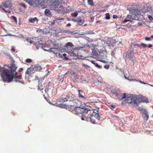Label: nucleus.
Wrapping results in <instances>:
<instances>
[{"label":"nucleus","instance_id":"338daca9","mask_svg":"<svg viewBox=\"0 0 153 153\" xmlns=\"http://www.w3.org/2000/svg\"><path fill=\"white\" fill-rule=\"evenodd\" d=\"M138 24L139 25H142V23H138Z\"/></svg>","mask_w":153,"mask_h":153},{"label":"nucleus","instance_id":"1a4fd4ad","mask_svg":"<svg viewBox=\"0 0 153 153\" xmlns=\"http://www.w3.org/2000/svg\"><path fill=\"white\" fill-rule=\"evenodd\" d=\"M72 20L74 22H77V25H82L85 22V21L83 19H82L80 18L73 19Z\"/></svg>","mask_w":153,"mask_h":153},{"label":"nucleus","instance_id":"864d4df0","mask_svg":"<svg viewBox=\"0 0 153 153\" xmlns=\"http://www.w3.org/2000/svg\"><path fill=\"white\" fill-rule=\"evenodd\" d=\"M66 55V54L65 53H63L62 54V56H64V57H65V59H66V57H65V56Z\"/></svg>","mask_w":153,"mask_h":153},{"label":"nucleus","instance_id":"2f4dec72","mask_svg":"<svg viewBox=\"0 0 153 153\" xmlns=\"http://www.w3.org/2000/svg\"><path fill=\"white\" fill-rule=\"evenodd\" d=\"M131 46H135V45H136V46H138L139 48H141V47L138 44H134L133 43H132L131 44Z\"/></svg>","mask_w":153,"mask_h":153},{"label":"nucleus","instance_id":"79ce46f5","mask_svg":"<svg viewBox=\"0 0 153 153\" xmlns=\"http://www.w3.org/2000/svg\"><path fill=\"white\" fill-rule=\"evenodd\" d=\"M140 46H142L145 48H146V44H144V43H142V44H140Z\"/></svg>","mask_w":153,"mask_h":153},{"label":"nucleus","instance_id":"f704fd0d","mask_svg":"<svg viewBox=\"0 0 153 153\" xmlns=\"http://www.w3.org/2000/svg\"><path fill=\"white\" fill-rule=\"evenodd\" d=\"M95 66L99 68H102V66L99 65L97 63H95L94 64Z\"/></svg>","mask_w":153,"mask_h":153},{"label":"nucleus","instance_id":"2eb2a0df","mask_svg":"<svg viewBox=\"0 0 153 153\" xmlns=\"http://www.w3.org/2000/svg\"><path fill=\"white\" fill-rule=\"evenodd\" d=\"M74 46V45L71 42H68L65 46V47L66 49L72 48Z\"/></svg>","mask_w":153,"mask_h":153},{"label":"nucleus","instance_id":"5701e85b","mask_svg":"<svg viewBox=\"0 0 153 153\" xmlns=\"http://www.w3.org/2000/svg\"><path fill=\"white\" fill-rule=\"evenodd\" d=\"M44 86L41 83L39 82L38 85V89L39 90H43V89Z\"/></svg>","mask_w":153,"mask_h":153},{"label":"nucleus","instance_id":"9b49d317","mask_svg":"<svg viewBox=\"0 0 153 153\" xmlns=\"http://www.w3.org/2000/svg\"><path fill=\"white\" fill-rule=\"evenodd\" d=\"M134 56L133 54L131 53H128L125 57V60L126 61L127 60V59L128 58H129V59L131 60L133 63H134Z\"/></svg>","mask_w":153,"mask_h":153},{"label":"nucleus","instance_id":"c03bdc74","mask_svg":"<svg viewBox=\"0 0 153 153\" xmlns=\"http://www.w3.org/2000/svg\"><path fill=\"white\" fill-rule=\"evenodd\" d=\"M20 5L23 7H24V8H26V6H25V5L24 4V3H22L20 4Z\"/></svg>","mask_w":153,"mask_h":153},{"label":"nucleus","instance_id":"f03ea898","mask_svg":"<svg viewBox=\"0 0 153 153\" xmlns=\"http://www.w3.org/2000/svg\"><path fill=\"white\" fill-rule=\"evenodd\" d=\"M73 109H74V111L75 112L76 114H82V120H85L86 119V115L88 113H93V111L90 110L89 109L86 108L82 105H80L79 107H75L73 106Z\"/></svg>","mask_w":153,"mask_h":153},{"label":"nucleus","instance_id":"6e6552de","mask_svg":"<svg viewBox=\"0 0 153 153\" xmlns=\"http://www.w3.org/2000/svg\"><path fill=\"white\" fill-rule=\"evenodd\" d=\"M60 0H55L54 1H53L51 5V7L53 9H56L58 7H61L60 5Z\"/></svg>","mask_w":153,"mask_h":153},{"label":"nucleus","instance_id":"7c9ffc66","mask_svg":"<svg viewBox=\"0 0 153 153\" xmlns=\"http://www.w3.org/2000/svg\"><path fill=\"white\" fill-rule=\"evenodd\" d=\"M144 117L146 118V120H147L149 118V115L147 113H145L144 114Z\"/></svg>","mask_w":153,"mask_h":153},{"label":"nucleus","instance_id":"603ef678","mask_svg":"<svg viewBox=\"0 0 153 153\" xmlns=\"http://www.w3.org/2000/svg\"><path fill=\"white\" fill-rule=\"evenodd\" d=\"M11 50L13 52H14L15 51V49L13 47L11 48Z\"/></svg>","mask_w":153,"mask_h":153},{"label":"nucleus","instance_id":"8fccbe9b","mask_svg":"<svg viewBox=\"0 0 153 153\" xmlns=\"http://www.w3.org/2000/svg\"><path fill=\"white\" fill-rule=\"evenodd\" d=\"M23 68H20L19 69V72H21L23 70Z\"/></svg>","mask_w":153,"mask_h":153},{"label":"nucleus","instance_id":"a211bd4d","mask_svg":"<svg viewBox=\"0 0 153 153\" xmlns=\"http://www.w3.org/2000/svg\"><path fill=\"white\" fill-rule=\"evenodd\" d=\"M78 97H80L81 98H83L84 99H85L86 98H85L83 96L82 94H83V91L81 90H78Z\"/></svg>","mask_w":153,"mask_h":153},{"label":"nucleus","instance_id":"f257e3e1","mask_svg":"<svg viewBox=\"0 0 153 153\" xmlns=\"http://www.w3.org/2000/svg\"><path fill=\"white\" fill-rule=\"evenodd\" d=\"M14 62V60L12 59L10 67L6 65H4L3 67H0V75L4 82H10L13 79L16 82L23 83V81L21 80L22 79V76H17V73L16 70L17 67Z\"/></svg>","mask_w":153,"mask_h":153},{"label":"nucleus","instance_id":"0eeeda50","mask_svg":"<svg viewBox=\"0 0 153 153\" xmlns=\"http://www.w3.org/2000/svg\"><path fill=\"white\" fill-rule=\"evenodd\" d=\"M34 71L31 67H30L28 68L25 73V78L26 79L27 77V78L31 77L33 76L34 72L33 71Z\"/></svg>","mask_w":153,"mask_h":153},{"label":"nucleus","instance_id":"39448f33","mask_svg":"<svg viewBox=\"0 0 153 153\" xmlns=\"http://www.w3.org/2000/svg\"><path fill=\"white\" fill-rule=\"evenodd\" d=\"M137 106L141 102H145L146 103L149 102V101L147 98L144 96L138 97L137 96Z\"/></svg>","mask_w":153,"mask_h":153},{"label":"nucleus","instance_id":"e433bc0d","mask_svg":"<svg viewBox=\"0 0 153 153\" xmlns=\"http://www.w3.org/2000/svg\"><path fill=\"white\" fill-rule=\"evenodd\" d=\"M32 61V60L31 59H27L26 60V61H25V62L27 63H30Z\"/></svg>","mask_w":153,"mask_h":153},{"label":"nucleus","instance_id":"cd10ccee","mask_svg":"<svg viewBox=\"0 0 153 153\" xmlns=\"http://www.w3.org/2000/svg\"><path fill=\"white\" fill-rule=\"evenodd\" d=\"M78 13L76 11H75L74 13L71 14V15L72 16L76 17L78 15Z\"/></svg>","mask_w":153,"mask_h":153},{"label":"nucleus","instance_id":"a19ab883","mask_svg":"<svg viewBox=\"0 0 153 153\" xmlns=\"http://www.w3.org/2000/svg\"><path fill=\"white\" fill-rule=\"evenodd\" d=\"M148 18L150 20H153V17L152 16H148Z\"/></svg>","mask_w":153,"mask_h":153},{"label":"nucleus","instance_id":"052dcab7","mask_svg":"<svg viewBox=\"0 0 153 153\" xmlns=\"http://www.w3.org/2000/svg\"><path fill=\"white\" fill-rule=\"evenodd\" d=\"M42 7L43 8H45L46 7H45L44 5H42Z\"/></svg>","mask_w":153,"mask_h":153},{"label":"nucleus","instance_id":"0e129e2a","mask_svg":"<svg viewBox=\"0 0 153 153\" xmlns=\"http://www.w3.org/2000/svg\"><path fill=\"white\" fill-rule=\"evenodd\" d=\"M111 106L112 108H115V107H114V105H111Z\"/></svg>","mask_w":153,"mask_h":153},{"label":"nucleus","instance_id":"c756f323","mask_svg":"<svg viewBox=\"0 0 153 153\" xmlns=\"http://www.w3.org/2000/svg\"><path fill=\"white\" fill-rule=\"evenodd\" d=\"M79 12H82L83 13H86V11L82 9H80L78 11Z\"/></svg>","mask_w":153,"mask_h":153},{"label":"nucleus","instance_id":"aec40b11","mask_svg":"<svg viewBox=\"0 0 153 153\" xmlns=\"http://www.w3.org/2000/svg\"><path fill=\"white\" fill-rule=\"evenodd\" d=\"M152 11V8L151 6L149 5L147 6V8L145 10V12L146 13L148 12H151Z\"/></svg>","mask_w":153,"mask_h":153},{"label":"nucleus","instance_id":"e2e57ef3","mask_svg":"<svg viewBox=\"0 0 153 153\" xmlns=\"http://www.w3.org/2000/svg\"><path fill=\"white\" fill-rule=\"evenodd\" d=\"M91 63H92V64H94H94H95V62H94V61H91Z\"/></svg>","mask_w":153,"mask_h":153},{"label":"nucleus","instance_id":"dca6fc26","mask_svg":"<svg viewBox=\"0 0 153 153\" xmlns=\"http://www.w3.org/2000/svg\"><path fill=\"white\" fill-rule=\"evenodd\" d=\"M68 96H66V97H62L61 98V99L58 100H57L58 102H60L62 103L64 102H66L68 101Z\"/></svg>","mask_w":153,"mask_h":153},{"label":"nucleus","instance_id":"bb28decb","mask_svg":"<svg viewBox=\"0 0 153 153\" xmlns=\"http://www.w3.org/2000/svg\"><path fill=\"white\" fill-rule=\"evenodd\" d=\"M56 106H59V107L60 108H62L63 107H65V105L64 104H57L56 103Z\"/></svg>","mask_w":153,"mask_h":153},{"label":"nucleus","instance_id":"72a5a7b5","mask_svg":"<svg viewBox=\"0 0 153 153\" xmlns=\"http://www.w3.org/2000/svg\"><path fill=\"white\" fill-rule=\"evenodd\" d=\"M88 4L90 5H92L93 4V0H88Z\"/></svg>","mask_w":153,"mask_h":153},{"label":"nucleus","instance_id":"a878e982","mask_svg":"<svg viewBox=\"0 0 153 153\" xmlns=\"http://www.w3.org/2000/svg\"><path fill=\"white\" fill-rule=\"evenodd\" d=\"M98 52L97 51L95 50H94L92 51V53L94 55L96 56L98 55Z\"/></svg>","mask_w":153,"mask_h":153},{"label":"nucleus","instance_id":"49530a36","mask_svg":"<svg viewBox=\"0 0 153 153\" xmlns=\"http://www.w3.org/2000/svg\"><path fill=\"white\" fill-rule=\"evenodd\" d=\"M88 33L89 34H93L94 33V32L93 31H89L88 32Z\"/></svg>","mask_w":153,"mask_h":153},{"label":"nucleus","instance_id":"6ab92c4d","mask_svg":"<svg viewBox=\"0 0 153 153\" xmlns=\"http://www.w3.org/2000/svg\"><path fill=\"white\" fill-rule=\"evenodd\" d=\"M112 39L111 38L109 39L108 40L106 41V44H107L109 46H110L112 45L113 43H115L116 42H112Z\"/></svg>","mask_w":153,"mask_h":153},{"label":"nucleus","instance_id":"bf43d9fd","mask_svg":"<svg viewBox=\"0 0 153 153\" xmlns=\"http://www.w3.org/2000/svg\"><path fill=\"white\" fill-rule=\"evenodd\" d=\"M25 39L27 41V42H29L30 40H29V39H28V38H26Z\"/></svg>","mask_w":153,"mask_h":153},{"label":"nucleus","instance_id":"6e6d98bb","mask_svg":"<svg viewBox=\"0 0 153 153\" xmlns=\"http://www.w3.org/2000/svg\"><path fill=\"white\" fill-rule=\"evenodd\" d=\"M71 25V24L70 23H68V24H67L66 25V26L67 27H68V26H70Z\"/></svg>","mask_w":153,"mask_h":153},{"label":"nucleus","instance_id":"5fc2aeb1","mask_svg":"<svg viewBox=\"0 0 153 153\" xmlns=\"http://www.w3.org/2000/svg\"><path fill=\"white\" fill-rule=\"evenodd\" d=\"M33 42L31 40H30L29 41V42L30 44H32V43H33Z\"/></svg>","mask_w":153,"mask_h":153},{"label":"nucleus","instance_id":"a18cd8bd","mask_svg":"<svg viewBox=\"0 0 153 153\" xmlns=\"http://www.w3.org/2000/svg\"><path fill=\"white\" fill-rule=\"evenodd\" d=\"M132 16L131 15H127V18L129 19H132Z\"/></svg>","mask_w":153,"mask_h":153},{"label":"nucleus","instance_id":"f3484780","mask_svg":"<svg viewBox=\"0 0 153 153\" xmlns=\"http://www.w3.org/2000/svg\"><path fill=\"white\" fill-rule=\"evenodd\" d=\"M31 68L33 69V70L34 71H39L42 69L41 67L40 66L38 65H36L34 66V67H32Z\"/></svg>","mask_w":153,"mask_h":153},{"label":"nucleus","instance_id":"20e7f679","mask_svg":"<svg viewBox=\"0 0 153 153\" xmlns=\"http://www.w3.org/2000/svg\"><path fill=\"white\" fill-rule=\"evenodd\" d=\"M124 101L130 104H133L137 106V96L132 94H128Z\"/></svg>","mask_w":153,"mask_h":153},{"label":"nucleus","instance_id":"4468645a","mask_svg":"<svg viewBox=\"0 0 153 153\" xmlns=\"http://www.w3.org/2000/svg\"><path fill=\"white\" fill-rule=\"evenodd\" d=\"M5 8H8L11 7V1H5L3 4Z\"/></svg>","mask_w":153,"mask_h":153},{"label":"nucleus","instance_id":"c85d7f7f","mask_svg":"<svg viewBox=\"0 0 153 153\" xmlns=\"http://www.w3.org/2000/svg\"><path fill=\"white\" fill-rule=\"evenodd\" d=\"M105 19H107V20L110 19V15L109 13H107L105 14Z\"/></svg>","mask_w":153,"mask_h":153},{"label":"nucleus","instance_id":"ea45409f","mask_svg":"<svg viewBox=\"0 0 153 153\" xmlns=\"http://www.w3.org/2000/svg\"><path fill=\"white\" fill-rule=\"evenodd\" d=\"M109 67V65H106L104 66V68L106 69H108Z\"/></svg>","mask_w":153,"mask_h":153},{"label":"nucleus","instance_id":"c9c22d12","mask_svg":"<svg viewBox=\"0 0 153 153\" xmlns=\"http://www.w3.org/2000/svg\"><path fill=\"white\" fill-rule=\"evenodd\" d=\"M1 9H2L3 10H4V11L5 12V13H11V11H10L9 10H8V11H6L5 10V9H4V8H1Z\"/></svg>","mask_w":153,"mask_h":153},{"label":"nucleus","instance_id":"3c124183","mask_svg":"<svg viewBox=\"0 0 153 153\" xmlns=\"http://www.w3.org/2000/svg\"><path fill=\"white\" fill-rule=\"evenodd\" d=\"M113 18L114 19L117 18V16L116 15H113Z\"/></svg>","mask_w":153,"mask_h":153},{"label":"nucleus","instance_id":"393cba45","mask_svg":"<svg viewBox=\"0 0 153 153\" xmlns=\"http://www.w3.org/2000/svg\"><path fill=\"white\" fill-rule=\"evenodd\" d=\"M70 33L72 34V37H75V35L77 34V33L75 32V31H71L70 32Z\"/></svg>","mask_w":153,"mask_h":153},{"label":"nucleus","instance_id":"ddd939ff","mask_svg":"<svg viewBox=\"0 0 153 153\" xmlns=\"http://www.w3.org/2000/svg\"><path fill=\"white\" fill-rule=\"evenodd\" d=\"M45 51H47L48 52H52L54 54H57L58 49L57 48H51L49 50H45L44 49Z\"/></svg>","mask_w":153,"mask_h":153},{"label":"nucleus","instance_id":"09e8293b","mask_svg":"<svg viewBox=\"0 0 153 153\" xmlns=\"http://www.w3.org/2000/svg\"><path fill=\"white\" fill-rule=\"evenodd\" d=\"M45 0H38L39 4L41 3L42 1H43Z\"/></svg>","mask_w":153,"mask_h":153},{"label":"nucleus","instance_id":"7ed1b4c3","mask_svg":"<svg viewBox=\"0 0 153 153\" xmlns=\"http://www.w3.org/2000/svg\"><path fill=\"white\" fill-rule=\"evenodd\" d=\"M99 108H98L97 110H90L92 111L93 113H88L86 115V119H85V120H89L93 123H95V120L94 119V118L99 120L100 118V116L99 114Z\"/></svg>","mask_w":153,"mask_h":153},{"label":"nucleus","instance_id":"37998d69","mask_svg":"<svg viewBox=\"0 0 153 153\" xmlns=\"http://www.w3.org/2000/svg\"><path fill=\"white\" fill-rule=\"evenodd\" d=\"M145 39L146 41H150L151 40V38L148 37H146L145 38Z\"/></svg>","mask_w":153,"mask_h":153},{"label":"nucleus","instance_id":"774afa93","mask_svg":"<svg viewBox=\"0 0 153 153\" xmlns=\"http://www.w3.org/2000/svg\"><path fill=\"white\" fill-rule=\"evenodd\" d=\"M151 38H153V35H152L151 36Z\"/></svg>","mask_w":153,"mask_h":153},{"label":"nucleus","instance_id":"4d7b16f0","mask_svg":"<svg viewBox=\"0 0 153 153\" xmlns=\"http://www.w3.org/2000/svg\"><path fill=\"white\" fill-rule=\"evenodd\" d=\"M152 47V45L151 44H149L148 45V47L149 48H150Z\"/></svg>","mask_w":153,"mask_h":153},{"label":"nucleus","instance_id":"de8ad7c7","mask_svg":"<svg viewBox=\"0 0 153 153\" xmlns=\"http://www.w3.org/2000/svg\"><path fill=\"white\" fill-rule=\"evenodd\" d=\"M128 21H130V20H128L127 19H125L123 22V23H126V22H127Z\"/></svg>","mask_w":153,"mask_h":153},{"label":"nucleus","instance_id":"4c0bfd02","mask_svg":"<svg viewBox=\"0 0 153 153\" xmlns=\"http://www.w3.org/2000/svg\"><path fill=\"white\" fill-rule=\"evenodd\" d=\"M123 96L121 97L120 99V100H123L124 99L126 98V93H124L123 94Z\"/></svg>","mask_w":153,"mask_h":153},{"label":"nucleus","instance_id":"58836bf2","mask_svg":"<svg viewBox=\"0 0 153 153\" xmlns=\"http://www.w3.org/2000/svg\"><path fill=\"white\" fill-rule=\"evenodd\" d=\"M70 31L69 30H62V32H63V33H70Z\"/></svg>","mask_w":153,"mask_h":153},{"label":"nucleus","instance_id":"423d86ee","mask_svg":"<svg viewBox=\"0 0 153 153\" xmlns=\"http://www.w3.org/2000/svg\"><path fill=\"white\" fill-rule=\"evenodd\" d=\"M68 101L69 102V104L71 106H74L77 105L78 100L74 97L71 96H68Z\"/></svg>","mask_w":153,"mask_h":153},{"label":"nucleus","instance_id":"473e14b6","mask_svg":"<svg viewBox=\"0 0 153 153\" xmlns=\"http://www.w3.org/2000/svg\"><path fill=\"white\" fill-rule=\"evenodd\" d=\"M11 18L13 20H14V21L15 22H17V19L15 16H11Z\"/></svg>","mask_w":153,"mask_h":153},{"label":"nucleus","instance_id":"13d9d810","mask_svg":"<svg viewBox=\"0 0 153 153\" xmlns=\"http://www.w3.org/2000/svg\"><path fill=\"white\" fill-rule=\"evenodd\" d=\"M49 89L48 88L46 89L45 90V92H47L48 91Z\"/></svg>","mask_w":153,"mask_h":153},{"label":"nucleus","instance_id":"680f3d73","mask_svg":"<svg viewBox=\"0 0 153 153\" xmlns=\"http://www.w3.org/2000/svg\"><path fill=\"white\" fill-rule=\"evenodd\" d=\"M130 80L131 81H137V80L136 79H130Z\"/></svg>","mask_w":153,"mask_h":153},{"label":"nucleus","instance_id":"4be33fe9","mask_svg":"<svg viewBox=\"0 0 153 153\" xmlns=\"http://www.w3.org/2000/svg\"><path fill=\"white\" fill-rule=\"evenodd\" d=\"M82 67H84L86 70L89 71L90 70V68H91V67L88 65L85 64L84 63L82 64Z\"/></svg>","mask_w":153,"mask_h":153},{"label":"nucleus","instance_id":"b1692460","mask_svg":"<svg viewBox=\"0 0 153 153\" xmlns=\"http://www.w3.org/2000/svg\"><path fill=\"white\" fill-rule=\"evenodd\" d=\"M45 15L47 16L50 15L51 14V13L50 10L48 9H46L45 11Z\"/></svg>","mask_w":153,"mask_h":153},{"label":"nucleus","instance_id":"f8f14e48","mask_svg":"<svg viewBox=\"0 0 153 153\" xmlns=\"http://www.w3.org/2000/svg\"><path fill=\"white\" fill-rule=\"evenodd\" d=\"M69 73H70L71 74H72L73 75V76L75 78V79H81V76L80 75H79L77 74H76L73 71H71L69 72L68 71L66 73L67 74H68Z\"/></svg>","mask_w":153,"mask_h":153},{"label":"nucleus","instance_id":"69168bd1","mask_svg":"<svg viewBox=\"0 0 153 153\" xmlns=\"http://www.w3.org/2000/svg\"><path fill=\"white\" fill-rule=\"evenodd\" d=\"M141 83L144 84H148V83H146L144 82H142V83Z\"/></svg>","mask_w":153,"mask_h":153},{"label":"nucleus","instance_id":"9d476101","mask_svg":"<svg viewBox=\"0 0 153 153\" xmlns=\"http://www.w3.org/2000/svg\"><path fill=\"white\" fill-rule=\"evenodd\" d=\"M98 60L99 61L103 62L104 63H106L107 62L105 59V56L104 54L102 53H100V54L98 56Z\"/></svg>","mask_w":153,"mask_h":153},{"label":"nucleus","instance_id":"412c9836","mask_svg":"<svg viewBox=\"0 0 153 153\" xmlns=\"http://www.w3.org/2000/svg\"><path fill=\"white\" fill-rule=\"evenodd\" d=\"M29 21L30 22L34 23L35 21L37 22L38 21V20L36 17H35L33 19H29Z\"/></svg>","mask_w":153,"mask_h":153}]
</instances>
